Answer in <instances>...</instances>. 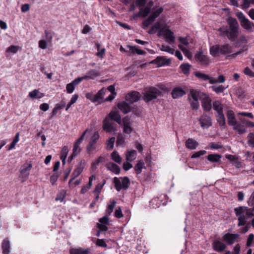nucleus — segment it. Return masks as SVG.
Segmentation results:
<instances>
[{"label": "nucleus", "instance_id": "obj_1", "mask_svg": "<svg viewBox=\"0 0 254 254\" xmlns=\"http://www.w3.org/2000/svg\"><path fill=\"white\" fill-rule=\"evenodd\" d=\"M143 99L146 103L157 99L158 96L162 97L163 96L162 91L158 88L152 86L146 88L144 92H143Z\"/></svg>", "mask_w": 254, "mask_h": 254}, {"label": "nucleus", "instance_id": "obj_2", "mask_svg": "<svg viewBox=\"0 0 254 254\" xmlns=\"http://www.w3.org/2000/svg\"><path fill=\"white\" fill-rule=\"evenodd\" d=\"M113 183L116 190L120 191L122 190H127L130 185V180L127 177H115L113 180Z\"/></svg>", "mask_w": 254, "mask_h": 254}, {"label": "nucleus", "instance_id": "obj_3", "mask_svg": "<svg viewBox=\"0 0 254 254\" xmlns=\"http://www.w3.org/2000/svg\"><path fill=\"white\" fill-rule=\"evenodd\" d=\"M236 16L240 20L242 27L249 32L253 31L252 25H254V23L247 18L242 12H237L236 13Z\"/></svg>", "mask_w": 254, "mask_h": 254}, {"label": "nucleus", "instance_id": "obj_4", "mask_svg": "<svg viewBox=\"0 0 254 254\" xmlns=\"http://www.w3.org/2000/svg\"><path fill=\"white\" fill-rule=\"evenodd\" d=\"M150 63L157 64V67H159L164 65H169L171 63V61L170 59H166L164 56H158Z\"/></svg>", "mask_w": 254, "mask_h": 254}, {"label": "nucleus", "instance_id": "obj_5", "mask_svg": "<svg viewBox=\"0 0 254 254\" xmlns=\"http://www.w3.org/2000/svg\"><path fill=\"white\" fill-rule=\"evenodd\" d=\"M141 95L138 91H133L127 93L126 96V100L130 104L137 102L140 99Z\"/></svg>", "mask_w": 254, "mask_h": 254}, {"label": "nucleus", "instance_id": "obj_6", "mask_svg": "<svg viewBox=\"0 0 254 254\" xmlns=\"http://www.w3.org/2000/svg\"><path fill=\"white\" fill-rule=\"evenodd\" d=\"M194 75L195 77L202 80H208L209 83L210 84H214L217 82V80L215 78L209 76V75L200 72L199 71L194 72Z\"/></svg>", "mask_w": 254, "mask_h": 254}, {"label": "nucleus", "instance_id": "obj_7", "mask_svg": "<svg viewBox=\"0 0 254 254\" xmlns=\"http://www.w3.org/2000/svg\"><path fill=\"white\" fill-rule=\"evenodd\" d=\"M201 127L203 128H207L212 126L211 118L207 115L203 114L199 119Z\"/></svg>", "mask_w": 254, "mask_h": 254}, {"label": "nucleus", "instance_id": "obj_8", "mask_svg": "<svg viewBox=\"0 0 254 254\" xmlns=\"http://www.w3.org/2000/svg\"><path fill=\"white\" fill-rule=\"evenodd\" d=\"M161 31L163 35L166 38V41L169 43H174L175 40V37L174 35V33L169 29L161 28Z\"/></svg>", "mask_w": 254, "mask_h": 254}, {"label": "nucleus", "instance_id": "obj_9", "mask_svg": "<svg viewBox=\"0 0 254 254\" xmlns=\"http://www.w3.org/2000/svg\"><path fill=\"white\" fill-rule=\"evenodd\" d=\"M186 94V92L181 87L178 86L174 87L172 92L171 95L173 99H178L183 97Z\"/></svg>", "mask_w": 254, "mask_h": 254}, {"label": "nucleus", "instance_id": "obj_10", "mask_svg": "<svg viewBox=\"0 0 254 254\" xmlns=\"http://www.w3.org/2000/svg\"><path fill=\"white\" fill-rule=\"evenodd\" d=\"M195 59L198 61L201 64L203 65H207L210 63V60L206 55L203 54L202 52H198L195 56Z\"/></svg>", "mask_w": 254, "mask_h": 254}, {"label": "nucleus", "instance_id": "obj_11", "mask_svg": "<svg viewBox=\"0 0 254 254\" xmlns=\"http://www.w3.org/2000/svg\"><path fill=\"white\" fill-rule=\"evenodd\" d=\"M240 28L228 27L227 38L231 41H234L239 35Z\"/></svg>", "mask_w": 254, "mask_h": 254}, {"label": "nucleus", "instance_id": "obj_12", "mask_svg": "<svg viewBox=\"0 0 254 254\" xmlns=\"http://www.w3.org/2000/svg\"><path fill=\"white\" fill-rule=\"evenodd\" d=\"M162 196L164 198H168L167 195L164 194L163 195L160 196L159 197L154 198L151 200L150 201V204L152 206L153 208H155L159 207L161 204H162L163 205L166 204L167 201L163 202V200L161 199Z\"/></svg>", "mask_w": 254, "mask_h": 254}, {"label": "nucleus", "instance_id": "obj_13", "mask_svg": "<svg viewBox=\"0 0 254 254\" xmlns=\"http://www.w3.org/2000/svg\"><path fill=\"white\" fill-rule=\"evenodd\" d=\"M239 235L238 234H231L227 233L223 236L224 241L227 242L229 245L233 244L235 240L238 238Z\"/></svg>", "mask_w": 254, "mask_h": 254}, {"label": "nucleus", "instance_id": "obj_14", "mask_svg": "<svg viewBox=\"0 0 254 254\" xmlns=\"http://www.w3.org/2000/svg\"><path fill=\"white\" fill-rule=\"evenodd\" d=\"M211 99L209 96H206L201 101V106L205 112H209L212 109Z\"/></svg>", "mask_w": 254, "mask_h": 254}, {"label": "nucleus", "instance_id": "obj_15", "mask_svg": "<svg viewBox=\"0 0 254 254\" xmlns=\"http://www.w3.org/2000/svg\"><path fill=\"white\" fill-rule=\"evenodd\" d=\"M130 103H127L126 101H122L118 104V108L124 114H127L131 111Z\"/></svg>", "mask_w": 254, "mask_h": 254}, {"label": "nucleus", "instance_id": "obj_16", "mask_svg": "<svg viewBox=\"0 0 254 254\" xmlns=\"http://www.w3.org/2000/svg\"><path fill=\"white\" fill-rule=\"evenodd\" d=\"M99 138V135L98 132H96L94 133V135L92 136L91 140L89 142L88 144L87 145L86 148H87V151L88 153H90V151L92 150L95 149V147L94 146V145L97 142V140Z\"/></svg>", "mask_w": 254, "mask_h": 254}, {"label": "nucleus", "instance_id": "obj_17", "mask_svg": "<svg viewBox=\"0 0 254 254\" xmlns=\"http://www.w3.org/2000/svg\"><path fill=\"white\" fill-rule=\"evenodd\" d=\"M228 124L230 126H233L237 124V120L234 112L232 110H229L227 112Z\"/></svg>", "mask_w": 254, "mask_h": 254}, {"label": "nucleus", "instance_id": "obj_18", "mask_svg": "<svg viewBox=\"0 0 254 254\" xmlns=\"http://www.w3.org/2000/svg\"><path fill=\"white\" fill-rule=\"evenodd\" d=\"M212 248L214 251L221 253L226 249V245L220 241L215 240L212 243Z\"/></svg>", "mask_w": 254, "mask_h": 254}, {"label": "nucleus", "instance_id": "obj_19", "mask_svg": "<svg viewBox=\"0 0 254 254\" xmlns=\"http://www.w3.org/2000/svg\"><path fill=\"white\" fill-rule=\"evenodd\" d=\"M106 91V89L105 88H102L94 96V101L97 102L98 104H101L103 102L102 100L104 95H105Z\"/></svg>", "mask_w": 254, "mask_h": 254}, {"label": "nucleus", "instance_id": "obj_20", "mask_svg": "<svg viewBox=\"0 0 254 254\" xmlns=\"http://www.w3.org/2000/svg\"><path fill=\"white\" fill-rule=\"evenodd\" d=\"M105 166L108 170L111 171L112 172L115 174L118 175L120 173V167L118 165L113 162H109L106 164Z\"/></svg>", "mask_w": 254, "mask_h": 254}, {"label": "nucleus", "instance_id": "obj_21", "mask_svg": "<svg viewBox=\"0 0 254 254\" xmlns=\"http://www.w3.org/2000/svg\"><path fill=\"white\" fill-rule=\"evenodd\" d=\"M32 163L28 164H24L23 165V169L20 171V174L22 176V177L25 178V179H27L28 177L29 171L32 169Z\"/></svg>", "mask_w": 254, "mask_h": 254}, {"label": "nucleus", "instance_id": "obj_22", "mask_svg": "<svg viewBox=\"0 0 254 254\" xmlns=\"http://www.w3.org/2000/svg\"><path fill=\"white\" fill-rule=\"evenodd\" d=\"M109 118L116 122L118 124H122L121 116L118 111H111L108 115Z\"/></svg>", "mask_w": 254, "mask_h": 254}, {"label": "nucleus", "instance_id": "obj_23", "mask_svg": "<svg viewBox=\"0 0 254 254\" xmlns=\"http://www.w3.org/2000/svg\"><path fill=\"white\" fill-rule=\"evenodd\" d=\"M186 147L190 150H193L196 148L198 145V143L194 139L189 138L185 142Z\"/></svg>", "mask_w": 254, "mask_h": 254}, {"label": "nucleus", "instance_id": "obj_24", "mask_svg": "<svg viewBox=\"0 0 254 254\" xmlns=\"http://www.w3.org/2000/svg\"><path fill=\"white\" fill-rule=\"evenodd\" d=\"M207 160L212 163H218L219 164L221 163L220 159L222 155L218 154H210L206 156Z\"/></svg>", "mask_w": 254, "mask_h": 254}, {"label": "nucleus", "instance_id": "obj_25", "mask_svg": "<svg viewBox=\"0 0 254 254\" xmlns=\"http://www.w3.org/2000/svg\"><path fill=\"white\" fill-rule=\"evenodd\" d=\"M103 128L107 132H111L116 130L113 124L110 123L107 118L105 119L103 121Z\"/></svg>", "mask_w": 254, "mask_h": 254}, {"label": "nucleus", "instance_id": "obj_26", "mask_svg": "<svg viewBox=\"0 0 254 254\" xmlns=\"http://www.w3.org/2000/svg\"><path fill=\"white\" fill-rule=\"evenodd\" d=\"M1 248L3 254H9L10 253V243L8 239H5L3 240Z\"/></svg>", "mask_w": 254, "mask_h": 254}, {"label": "nucleus", "instance_id": "obj_27", "mask_svg": "<svg viewBox=\"0 0 254 254\" xmlns=\"http://www.w3.org/2000/svg\"><path fill=\"white\" fill-rule=\"evenodd\" d=\"M151 8L148 7L145 5L144 7H141L139 8L138 14L139 16H141V17H146L151 12Z\"/></svg>", "mask_w": 254, "mask_h": 254}, {"label": "nucleus", "instance_id": "obj_28", "mask_svg": "<svg viewBox=\"0 0 254 254\" xmlns=\"http://www.w3.org/2000/svg\"><path fill=\"white\" fill-rule=\"evenodd\" d=\"M217 121L220 127L225 129L226 127V119L223 113L219 114L216 116Z\"/></svg>", "mask_w": 254, "mask_h": 254}, {"label": "nucleus", "instance_id": "obj_29", "mask_svg": "<svg viewBox=\"0 0 254 254\" xmlns=\"http://www.w3.org/2000/svg\"><path fill=\"white\" fill-rule=\"evenodd\" d=\"M213 108L218 114L223 113V105L220 101H214L213 103Z\"/></svg>", "mask_w": 254, "mask_h": 254}, {"label": "nucleus", "instance_id": "obj_30", "mask_svg": "<svg viewBox=\"0 0 254 254\" xmlns=\"http://www.w3.org/2000/svg\"><path fill=\"white\" fill-rule=\"evenodd\" d=\"M226 21L229 26L228 28H240L239 23L236 18L229 16L227 18Z\"/></svg>", "mask_w": 254, "mask_h": 254}, {"label": "nucleus", "instance_id": "obj_31", "mask_svg": "<svg viewBox=\"0 0 254 254\" xmlns=\"http://www.w3.org/2000/svg\"><path fill=\"white\" fill-rule=\"evenodd\" d=\"M233 127V129L238 132V134L240 135L245 133L247 132L246 129L245 128L244 125H242L240 123H238L237 122V124L234 125Z\"/></svg>", "mask_w": 254, "mask_h": 254}, {"label": "nucleus", "instance_id": "obj_32", "mask_svg": "<svg viewBox=\"0 0 254 254\" xmlns=\"http://www.w3.org/2000/svg\"><path fill=\"white\" fill-rule=\"evenodd\" d=\"M231 47L228 44H226L220 46V53L222 55L229 54L232 52Z\"/></svg>", "mask_w": 254, "mask_h": 254}, {"label": "nucleus", "instance_id": "obj_33", "mask_svg": "<svg viewBox=\"0 0 254 254\" xmlns=\"http://www.w3.org/2000/svg\"><path fill=\"white\" fill-rule=\"evenodd\" d=\"M70 254H89L88 249H83L81 248L78 249H71L69 251Z\"/></svg>", "mask_w": 254, "mask_h": 254}, {"label": "nucleus", "instance_id": "obj_34", "mask_svg": "<svg viewBox=\"0 0 254 254\" xmlns=\"http://www.w3.org/2000/svg\"><path fill=\"white\" fill-rule=\"evenodd\" d=\"M145 168L144 163L141 160H139L137 164L134 167V170L136 174H140L142 172V169Z\"/></svg>", "mask_w": 254, "mask_h": 254}, {"label": "nucleus", "instance_id": "obj_35", "mask_svg": "<svg viewBox=\"0 0 254 254\" xmlns=\"http://www.w3.org/2000/svg\"><path fill=\"white\" fill-rule=\"evenodd\" d=\"M44 94L41 93L37 89H34L29 93V97L32 99H40L44 96Z\"/></svg>", "mask_w": 254, "mask_h": 254}, {"label": "nucleus", "instance_id": "obj_36", "mask_svg": "<svg viewBox=\"0 0 254 254\" xmlns=\"http://www.w3.org/2000/svg\"><path fill=\"white\" fill-rule=\"evenodd\" d=\"M127 47L129 48L131 54H137L138 55H143L146 54V52L143 50L137 49L135 46L127 45Z\"/></svg>", "mask_w": 254, "mask_h": 254}, {"label": "nucleus", "instance_id": "obj_37", "mask_svg": "<svg viewBox=\"0 0 254 254\" xmlns=\"http://www.w3.org/2000/svg\"><path fill=\"white\" fill-rule=\"evenodd\" d=\"M209 52L210 54L213 57H215L218 56V54L220 53V45H215L210 47Z\"/></svg>", "mask_w": 254, "mask_h": 254}, {"label": "nucleus", "instance_id": "obj_38", "mask_svg": "<svg viewBox=\"0 0 254 254\" xmlns=\"http://www.w3.org/2000/svg\"><path fill=\"white\" fill-rule=\"evenodd\" d=\"M191 67V65H190L188 63H184L181 64L180 68L182 70L183 73L186 75H189L190 74V67Z\"/></svg>", "mask_w": 254, "mask_h": 254}, {"label": "nucleus", "instance_id": "obj_39", "mask_svg": "<svg viewBox=\"0 0 254 254\" xmlns=\"http://www.w3.org/2000/svg\"><path fill=\"white\" fill-rule=\"evenodd\" d=\"M78 84V83L76 82L75 79L71 83L67 84L66 86L67 92L68 93H72L75 89V86Z\"/></svg>", "mask_w": 254, "mask_h": 254}, {"label": "nucleus", "instance_id": "obj_40", "mask_svg": "<svg viewBox=\"0 0 254 254\" xmlns=\"http://www.w3.org/2000/svg\"><path fill=\"white\" fill-rule=\"evenodd\" d=\"M228 86L225 87L223 85H213L211 86L212 90L215 92L216 94H218L224 92V90L228 88Z\"/></svg>", "mask_w": 254, "mask_h": 254}, {"label": "nucleus", "instance_id": "obj_41", "mask_svg": "<svg viewBox=\"0 0 254 254\" xmlns=\"http://www.w3.org/2000/svg\"><path fill=\"white\" fill-rule=\"evenodd\" d=\"M136 156V151L135 150H131L128 151L126 155V159L127 161H132L134 159Z\"/></svg>", "mask_w": 254, "mask_h": 254}, {"label": "nucleus", "instance_id": "obj_42", "mask_svg": "<svg viewBox=\"0 0 254 254\" xmlns=\"http://www.w3.org/2000/svg\"><path fill=\"white\" fill-rule=\"evenodd\" d=\"M236 95L240 98H244L246 96V91L241 87H238L236 91Z\"/></svg>", "mask_w": 254, "mask_h": 254}, {"label": "nucleus", "instance_id": "obj_43", "mask_svg": "<svg viewBox=\"0 0 254 254\" xmlns=\"http://www.w3.org/2000/svg\"><path fill=\"white\" fill-rule=\"evenodd\" d=\"M163 8L162 7H160L155 10L153 13L150 15V16L152 18L153 20L155 21V19L157 18L160 14L163 11Z\"/></svg>", "mask_w": 254, "mask_h": 254}, {"label": "nucleus", "instance_id": "obj_44", "mask_svg": "<svg viewBox=\"0 0 254 254\" xmlns=\"http://www.w3.org/2000/svg\"><path fill=\"white\" fill-rule=\"evenodd\" d=\"M111 158L115 162L120 163L122 161V158L119 155L118 152L114 150L111 154Z\"/></svg>", "mask_w": 254, "mask_h": 254}, {"label": "nucleus", "instance_id": "obj_45", "mask_svg": "<svg viewBox=\"0 0 254 254\" xmlns=\"http://www.w3.org/2000/svg\"><path fill=\"white\" fill-rule=\"evenodd\" d=\"M160 28H161V24L159 22H157L154 24V25H153L151 27V28L148 31V33L149 34H153L155 33V32L157 29H159Z\"/></svg>", "mask_w": 254, "mask_h": 254}, {"label": "nucleus", "instance_id": "obj_46", "mask_svg": "<svg viewBox=\"0 0 254 254\" xmlns=\"http://www.w3.org/2000/svg\"><path fill=\"white\" fill-rule=\"evenodd\" d=\"M111 202V203L110 204L108 205L106 211V214L109 216H110L112 213L113 209L115 207V204L116 203V202L115 200H113Z\"/></svg>", "mask_w": 254, "mask_h": 254}, {"label": "nucleus", "instance_id": "obj_47", "mask_svg": "<svg viewBox=\"0 0 254 254\" xmlns=\"http://www.w3.org/2000/svg\"><path fill=\"white\" fill-rule=\"evenodd\" d=\"M154 20L152 19V18L149 16L147 18L143 21L142 23V27L145 29L147 28L149 25H150Z\"/></svg>", "mask_w": 254, "mask_h": 254}, {"label": "nucleus", "instance_id": "obj_48", "mask_svg": "<svg viewBox=\"0 0 254 254\" xmlns=\"http://www.w3.org/2000/svg\"><path fill=\"white\" fill-rule=\"evenodd\" d=\"M63 107H64V104L62 101L60 104H57L54 108L52 112L51 113L50 118H52L53 116H55L58 113V111L63 108Z\"/></svg>", "mask_w": 254, "mask_h": 254}, {"label": "nucleus", "instance_id": "obj_49", "mask_svg": "<svg viewBox=\"0 0 254 254\" xmlns=\"http://www.w3.org/2000/svg\"><path fill=\"white\" fill-rule=\"evenodd\" d=\"M78 97H79L78 95L76 94L72 95V96L70 99V101H69V102L67 104V105L66 106V107L65 109L66 110H67L72 104H73L74 103H75L76 102V101L77 100V99L78 98Z\"/></svg>", "mask_w": 254, "mask_h": 254}, {"label": "nucleus", "instance_id": "obj_50", "mask_svg": "<svg viewBox=\"0 0 254 254\" xmlns=\"http://www.w3.org/2000/svg\"><path fill=\"white\" fill-rule=\"evenodd\" d=\"M85 160L84 159H82L75 169H76L80 173H81L85 166Z\"/></svg>", "mask_w": 254, "mask_h": 254}, {"label": "nucleus", "instance_id": "obj_51", "mask_svg": "<svg viewBox=\"0 0 254 254\" xmlns=\"http://www.w3.org/2000/svg\"><path fill=\"white\" fill-rule=\"evenodd\" d=\"M244 207L243 206L234 208V212L237 217L243 215V213L245 212V210H244Z\"/></svg>", "mask_w": 254, "mask_h": 254}, {"label": "nucleus", "instance_id": "obj_52", "mask_svg": "<svg viewBox=\"0 0 254 254\" xmlns=\"http://www.w3.org/2000/svg\"><path fill=\"white\" fill-rule=\"evenodd\" d=\"M115 141V137H112L107 141V149L108 150H111L113 148Z\"/></svg>", "mask_w": 254, "mask_h": 254}, {"label": "nucleus", "instance_id": "obj_53", "mask_svg": "<svg viewBox=\"0 0 254 254\" xmlns=\"http://www.w3.org/2000/svg\"><path fill=\"white\" fill-rule=\"evenodd\" d=\"M247 219V218L244 215L239 216L238 226L240 227L245 225L246 223Z\"/></svg>", "mask_w": 254, "mask_h": 254}, {"label": "nucleus", "instance_id": "obj_54", "mask_svg": "<svg viewBox=\"0 0 254 254\" xmlns=\"http://www.w3.org/2000/svg\"><path fill=\"white\" fill-rule=\"evenodd\" d=\"M160 50L162 51L166 52L171 54H173L174 52V50L173 49L171 48L169 46L165 45H162Z\"/></svg>", "mask_w": 254, "mask_h": 254}, {"label": "nucleus", "instance_id": "obj_55", "mask_svg": "<svg viewBox=\"0 0 254 254\" xmlns=\"http://www.w3.org/2000/svg\"><path fill=\"white\" fill-rule=\"evenodd\" d=\"M179 47L182 51V52L186 57H187L189 59H190L191 58V53L189 50L181 45H179Z\"/></svg>", "mask_w": 254, "mask_h": 254}, {"label": "nucleus", "instance_id": "obj_56", "mask_svg": "<svg viewBox=\"0 0 254 254\" xmlns=\"http://www.w3.org/2000/svg\"><path fill=\"white\" fill-rule=\"evenodd\" d=\"M133 131V128L131 125H126L123 126V132L126 134H130Z\"/></svg>", "mask_w": 254, "mask_h": 254}, {"label": "nucleus", "instance_id": "obj_57", "mask_svg": "<svg viewBox=\"0 0 254 254\" xmlns=\"http://www.w3.org/2000/svg\"><path fill=\"white\" fill-rule=\"evenodd\" d=\"M19 49V47L18 46L11 45L7 49L6 52L15 54L17 52Z\"/></svg>", "mask_w": 254, "mask_h": 254}, {"label": "nucleus", "instance_id": "obj_58", "mask_svg": "<svg viewBox=\"0 0 254 254\" xmlns=\"http://www.w3.org/2000/svg\"><path fill=\"white\" fill-rule=\"evenodd\" d=\"M206 151L205 150H200L197 152H194L191 156V158H197L200 156L203 155L206 153Z\"/></svg>", "mask_w": 254, "mask_h": 254}, {"label": "nucleus", "instance_id": "obj_59", "mask_svg": "<svg viewBox=\"0 0 254 254\" xmlns=\"http://www.w3.org/2000/svg\"><path fill=\"white\" fill-rule=\"evenodd\" d=\"M89 76L92 77V78H90L91 79H93L95 77H97L99 75V72L95 70V69H91L87 73Z\"/></svg>", "mask_w": 254, "mask_h": 254}, {"label": "nucleus", "instance_id": "obj_60", "mask_svg": "<svg viewBox=\"0 0 254 254\" xmlns=\"http://www.w3.org/2000/svg\"><path fill=\"white\" fill-rule=\"evenodd\" d=\"M109 215L106 214L103 217L99 219V221L100 224L108 225L109 223Z\"/></svg>", "mask_w": 254, "mask_h": 254}, {"label": "nucleus", "instance_id": "obj_61", "mask_svg": "<svg viewBox=\"0 0 254 254\" xmlns=\"http://www.w3.org/2000/svg\"><path fill=\"white\" fill-rule=\"evenodd\" d=\"M147 0H135V4L139 8L144 7L146 4Z\"/></svg>", "mask_w": 254, "mask_h": 254}, {"label": "nucleus", "instance_id": "obj_62", "mask_svg": "<svg viewBox=\"0 0 254 254\" xmlns=\"http://www.w3.org/2000/svg\"><path fill=\"white\" fill-rule=\"evenodd\" d=\"M96 245L99 247L106 248L107 245L104 239H98L96 242Z\"/></svg>", "mask_w": 254, "mask_h": 254}, {"label": "nucleus", "instance_id": "obj_63", "mask_svg": "<svg viewBox=\"0 0 254 254\" xmlns=\"http://www.w3.org/2000/svg\"><path fill=\"white\" fill-rule=\"evenodd\" d=\"M254 240V235L253 234H251L249 235L248 238L247 239L246 246L247 247H250L252 245V243Z\"/></svg>", "mask_w": 254, "mask_h": 254}, {"label": "nucleus", "instance_id": "obj_64", "mask_svg": "<svg viewBox=\"0 0 254 254\" xmlns=\"http://www.w3.org/2000/svg\"><path fill=\"white\" fill-rule=\"evenodd\" d=\"M244 73L251 77H254V72H253L249 67H246L244 69Z\"/></svg>", "mask_w": 254, "mask_h": 254}]
</instances>
